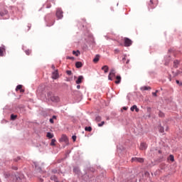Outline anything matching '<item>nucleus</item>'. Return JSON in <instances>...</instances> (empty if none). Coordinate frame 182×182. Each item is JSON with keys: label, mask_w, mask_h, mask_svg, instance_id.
I'll return each instance as SVG.
<instances>
[{"label": "nucleus", "mask_w": 182, "mask_h": 182, "mask_svg": "<svg viewBox=\"0 0 182 182\" xmlns=\"http://www.w3.org/2000/svg\"><path fill=\"white\" fill-rule=\"evenodd\" d=\"M53 119H56V116H53Z\"/></svg>", "instance_id": "nucleus-47"}, {"label": "nucleus", "mask_w": 182, "mask_h": 182, "mask_svg": "<svg viewBox=\"0 0 182 182\" xmlns=\"http://www.w3.org/2000/svg\"><path fill=\"white\" fill-rule=\"evenodd\" d=\"M77 89H80V85H77Z\"/></svg>", "instance_id": "nucleus-45"}, {"label": "nucleus", "mask_w": 182, "mask_h": 182, "mask_svg": "<svg viewBox=\"0 0 182 182\" xmlns=\"http://www.w3.org/2000/svg\"><path fill=\"white\" fill-rule=\"evenodd\" d=\"M117 80H115V83L116 85H119V83H120V82H122V77L120 75H117L116 77Z\"/></svg>", "instance_id": "nucleus-13"}, {"label": "nucleus", "mask_w": 182, "mask_h": 182, "mask_svg": "<svg viewBox=\"0 0 182 182\" xmlns=\"http://www.w3.org/2000/svg\"><path fill=\"white\" fill-rule=\"evenodd\" d=\"M159 130L160 133H164V127L160 126L159 127Z\"/></svg>", "instance_id": "nucleus-27"}, {"label": "nucleus", "mask_w": 182, "mask_h": 182, "mask_svg": "<svg viewBox=\"0 0 182 182\" xmlns=\"http://www.w3.org/2000/svg\"><path fill=\"white\" fill-rule=\"evenodd\" d=\"M168 160H170L171 161H174V156L170 155L168 157Z\"/></svg>", "instance_id": "nucleus-30"}, {"label": "nucleus", "mask_w": 182, "mask_h": 182, "mask_svg": "<svg viewBox=\"0 0 182 182\" xmlns=\"http://www.w3.org/2000/svg\"><path fill=\"white\" fill-rule=\"evenodd\" d=\"M139 149L141 150H146L147 149V144L144 142L141 143Z\"/></svg>", "instance_id": "nucleus-10"}, {"label": "nucleus", "mask_w": 182, "mask_h": 182, "mask_svg": "<svg viewBox=\"0 0 182 182\" xmlns=\"http://www.w3.org/2000/svg\"><path fill=\"white\" fill-rule=\"evenodd\" d=\"M123 109L124 110H127V108H126V107H124Z\"/></svg>", "instance_id": "nucleus-46"}, {"label": "nucleus", "mask_w": 182, "mask_h": 182, "mask_svg": "<svg viewBox=\"0 0 182 182\" xmlns=\"http://www.w3.org/2000/svg\"><path fill=\"white\" fill-rule=\"evenodd\" d=\"M83 80V76L82 75H80L77 78V80L75 81V83H77V85H80V83H82V81Z\"/></svg>", "instance_id": "nucleus-11"}, {"label": "nucleus", "mask_w": 182, "mask_h": 182, "mask_svg": "<svg viewBox=\"0 0 182 182\" xmlns=\"http://www.w3.org/2000/svg\"><path fill=\"white\" fill-rule=\"evenodd\" d=\"M66 73H67V75H68L69 76H70V75H72V71H70V70H67V71H66Z\"/></svg>", "instance_id": "nucleus-34"}, {"label": "nucleus", "mask_w": 182, "mask_h": 182, "mask_svg": "<svg viewBox=\"0 0 182 182\" xmlns=\"http://www.w3.org/2000/svg\"><path fill=\"white\" fill-rule=\"evenodd\" d=\"M127 63H129V60L127 61Z\"/></svg>", "instance_id": "nucleus-50"}, {"label": "nucleus", "mask_w": 182, "mask_h": 182, "mask_svg": "<svg viewBox=\"0 0 182 182\" xmlns=\"http://www.w3.org/2000/svg\"><path fill=\"white\" fill-rule=\"evenodd\" d=\"M105 124V121H102L101 123L98 124L99 127H102Z\"/></svg>", "instance_id": "nucleus-32"}, {"label": "nucleus", "mask_w": 182, "mask_h": 182, "mask_svg": "<svg viewBox=\"0 0 182 182\" xmlns=\"http://www.w3.org/2000/svg\"><path fill=\"white\" fill-rule=\"evenodd\" d=\"M157 92L159 91L156 90L155 92H152L153 96L157 97Z\"/></svg>", "instance_id": "nucleus-38"}, {"label": "nucleus", "mask_w": 182, "mask_h": 182, "mask_svg": "<svg viewBox=\"0 0 182 182\" xmlns=\"http://www.w3.org/2000/svg\"><path fill=\"white\" fill-rule=\"evenodd\" d=\"M56 139H53L52 140H51V142H50V146H56Z\"/></svg>", "instance_id": "nucleus-23"}, {"label": "nucleus", "mask_w": 182, "mask_h": 182, "mask_svg": "<svg viewBox=\"0 0 182 182\" xmlns=\"http://www.w3.org/2000/svg\"><path fill=\"white\" fill-rule=\"evenodd\" d=\"M75 66L77 69H79L83 66V64L82 63V62L78 61L75 63Z\"/></svg>", "instance_id": "nucleus-15"}, {"label": "nucleus", "mask_w": 182, "mask_h": 182, "mask_svg": "<svg viewBox=\"0 0 182 182\" xmlns=\"http://www.w3.org/2000/svg\"><path fill=\"white\" fill-rule=\"evenodd\" d=\"M151 90V87H150L144 86V87H141V90Z\"/></svg>", "instance_id": "nucleus-20"}, {"label": "nucleus", "mask_w": 182, "mask_h": 182, "mask_svg": "<svg viewBox=\"0 0 182 182\" xmlns=\"http://www.w3.org/2000/svg\"><path fill=\"white\" fill-rule=\"evenodd\" d=\"M52 102H59V97H55L53 96V97H51Z\"/></svg>", "instance_id": "nucleus-18"}, {"label": "nucleus", "mask_w": 182, "mask_h": 182, "mask_svg": "<svg viewBox=\"0 0 182 182\" xmlns=\"http://www.w3.org/2000/svg\"><path fill=\"white\" fill-rule=\"evenodd\" d=\"M66 59H69L70 60H73V59H75V58L73 57H70V56H67Z\"/></svg>", "instance_id": "nucleus-36"}, {"label": "nucleus", "mask_w": 182, "mask_h": 182, "mask_svg": "<svg viewBox=\"0 0 182 182\" xmlns=\"http://www.w3.org/2000/svg\"><path fill=\"white\" fill-rule=\"evenodd\" d=\"M176 82L177 83V85H179V86H182V82H180L178 80H176Z\"/></svg>", "instance_id": "nucleus-33"}, {"label": "nucleus", "mask_w": 182, "mask_h": 182, "mask_svg": "<svg viewBox=\"0 0 182 182\" xmlns=\"http://www.w3.org/2000/svg\"><path fill=\"white\" fill-rule=\"evenodd\" d=\"M125 59H126V58H124L122 59V60H124Z\"/></svg>", "instance_id": "nucleus-49"}, {"label": "nucleus", "mask_w": 182, "mask_h": 182, "mask_svg": "<svg viewBox=\"0 0 182 182\" xmlns=\"http://www.w3.org/2000/svg\"><path fill=\"white\" fill-rule=\"evenodd\" d=\"M59 77V73L58 71V70H55V71H53L52 73V78L54 80H56Z\"/></svg>", "instance_id": "nucleus-7"}, {"label": "nucleus", "mask_w": 182, "mask_h": 182, "mask_svg": "<svg viewBox=\"0 0 182 182\" xmlns=\"http://www.w3.org/2000/svg\"><path fill=\"white\" fill-rule=\"evenodd\" d=\"M60 143H65V144H69V139L68 136L65 134H63L59 139Z\"/></svg>", "instance_id": "nucleus-2"}, {"label": "nucleus", "mask_w": 182, "mask_h": 182, "mask_svg": "<svg viewBox=\"0 0 182 182\" xmlns=\"http://www.w3.org/2000/svg\"><path fill=\"white\" fill-rule=\"evenodd\" d=\"M158 4H159L158 0H150L149 3V6L151 9H154V8L157 6Z\"/></svg>", "instance_id": "nucleus-1"}, {"label": "nucleus", "mask_w": 182, "mask_h": 182, "mask_svg": "<svg viewBox=\"0 0 182 182\" xmlns=\"http://www.w3.org/2000/svg\"><path fill=\"white\" fill-rule=\"evenodd\" d=\"M13 170H18V166H12Z\"/></svg>", "instance_id": "nucleus-41"}, {"label": "nucleus", "mask_w": 182, "mask_h": 182, "mask_svg": "<svg viewBox=\"0 0 182 182\" xmlns=\"http://www.w3.org/2000/svg\"><path fill=\"white\" fill-rule=\"evenodd\" d=\"M47 137L48 139H53V134L52 133H50V132H48L47 133Z\"/></svg>", "instance_id": "nucleus-22"}, {"label": "nucleus", "mask_w": 182, "mask_h": 182, "mask_svg": "<svg viewBox=\"0 0 182 182\" xmlns=\"http://www.w3.org/2000/svg\"><path fill=\"white\" fill-rule=\"evenodd\" d=\"M174 64H175V65H178V61H177V60H176V61H174Z\"/></svg>", "instance_id": "nucleus-43"}, {"label": "nucleus", "mask_w": 182, "mask_h": 182, "mask_svg": "<svg viewBox=\"0 0 182 182\" xmlns=\"http://www.w3.org/2000/svg\"><path fill=\"white\" fill-rule=\"evenodd\" d=\"M107 120H109V118H107Z\"/></svg>", "instance_id": "nucleus-51"}, {"label": "nucleus", "mask_w": 182, "mask_h": 182, "mask_svg": "<svg viewBox=\"0 0 182 182\" xmlns=\"http://www.w3.org/2000/svg\"><path fill=\"white\" fill-rule=\"evenodd\" d=\"M50 122L53 123V119H50Z\"/></svg>", "instance_id": "nucleus-44"}, {"label": "nucleus", "mask_w": 182, "mask_h": 182, "mask_svg": "<svg viewBox=\"0 0 182 182\" xmlns=\"http://www.w3.org/2000/svg\"><path fill=\"white\" fill-rule=\"evenodd\" d=\"M85 132H92V127H85Z\"/></svg>", "instance_id": "nucleus-25"}, {"label": "nucleus", "mask_w": 182, "mask_h": 182, "mask_svg": "<svg viewBox=\"0 0 182 182\" xmlns=\"http://www.w3.org/2000/svg\"><path fill=\"white\" fill-rule=\"evenodd\" d=\"M51 69H53V70H54V71H55V70H57L56 68H55V65H51Z\"/></svg>", "instance_id": "nucleus-37"}, {"label": "nucleus", "mask_w": 182, "mask_h": 182, "mask_svg": "<svg viewBox=\"0 0 182 182\" xmlns=\"http://www.w3.org/2000/svg\"><path fill=\"white\" fill-rule=\"evenodd\" d=\"M131 112H136V113H139V112H140V109L137 107V105H133L131 108H130Z\"/></svg>", "instance_id": "nucleus-9"}, {"label": "nucleus", "mask_w": 182, "mask_h": 182, "mask_svg": "<svg viewBox=\"0 0 182 182\" xmlns=\"http://www.w3.org/2000/svg\"><path fill=\"white\" fill-rule=\"evenodd\" d=\"M113 77H116V70L114 69L111 70L108 75L109 80H113Z\"/></svg>", "instance_id": "nucleus-4"}, {"label": "nucleus", "mask_w": 182, "mask_h": 182, "mask_svg": "<svg viewBox=\"0 0 182 182\" xmlns=\"http://www.w3.org/2000/svg\"><path fill=\"white\" fill-rule=\"evenodd\" d=\"M26 55H31V51L30 50H26Z\"/></svg>", "instance_id": "nucleus-35"}, {"label": "nucleus", "mask_w": 182, "mask_h": 182, "mask_svg": "<svg viewBox=\"0 0 182 182\" xmlns=\"http://www.w3.org/2000/svg\"><path fill=\"white\" fill-rule=\"evenodd\" d=\"M18 90H20L21 93H23V92H25V90H22V85H17V87L16 88V91L18 92Z\"/></svg>", "instance_id": "nucleus-12"}, {"label": "nucleus", "mask_w": 182, "mask_h": 182, "mask_svg": "<svg viewBox=\"0 0 182 182\" xmlns=\"http://www.w3.org/2000/svg\"><path fill=\"white\" fill-rule=\"evenodd\" d=\"M76 138L77 137L75 135L72 136V139H73V141H76Z\"/></svg>", "instance_id": "nucleus-39"}, {"label": "nucleus", "mask_w": 182, "mask_h": 182, "mask_svg": "<svg viewBox=\"0 0 182 182\" xmlns=\"http://www.w3.org/2000/svg\"><path fill=\"white\" fill-rule=\"evenodd\" d=\"M102 70H104L105 73H107V72H109V66L107 65H104L102 68Z\"/></svg>", "instance_id": "nucleus-14"}, {"label": "nucleus", "mask_w": 182, "mask_h": 182, "mask_svg": "<svg viewBox=\"0 0 182 182\" xmlns=\"http://www.w3.org/2000/svg\"><path fill=\"white\" fill-rule=\"evenodd\" d=\"M4 52H5V48L0 47V56H4Z\"/></svg>", "instance_id": "nucleus-21"}, {"label": "nucleus", "mask_w": 182, "mask_h": 182, "mask_svg": "<svg viewBox=\"0 0 182 182\" xmlns=\"http://www.w3.org/2000/svg\"><path fill=\"white\" fill-rule=\"evenodd\" d=\"M55 15L58 19H62L63 18V11H62V9H57Z\"/></svg>", "instance_id": "nucleus-3"}, {"label": "nucleus", "mask_w": 182, "mask_h": 182, "mask_svg": "<svg viewBox=\"0 0 182 182\" xmlns=\"http://www.w3.org/2000/svg\"><path fill=\"white\" fill-rule=\"evenodd\" d=\"M40 181L41 182H43V179H40Z\"/></svg>", "instance_id": "nucleus-48"}, {"label": "nucleus", "mask_w": 182, "mask_h": 182, "mask_svg": "<svg viewBox=\"0 0 182 182\" xmlns=\"http://www.w3.org/2000/svg\"><path fill=\"white\" fill-rule=\"evenodd\" d=\"M73 54H74L75 56H79V55H80V52H79V50L76 51H73Z\"/></svg>", "instance_id": "nucleus-26"}, {"label": "nucleus", "mask_w": 182, "mask_h": 182, "mask_svg": "<svg viewBox=\"0 0 182 182\" xmlns=\"http://www.w3.org/2000/svg\"><path fill=\"white\" fill-rule=\"evenodd\" d=\"M99 59H100V56L99 55H97L93 59L94 63H97L99 62Z\"/></svg>", "instance_id": "nucleus-16"}, {"label": "nucleus", "mask_w": 182, "mask_h": 182, "mask_svg": "<svg viewBox=\"0 0 182 182\" xmlns=\"http://www.w3.org/2000/svg\"><path fill=\"white\" fill-rule=\"evenodd\" d=\"M159 117H164V114L161 111H159Z\"/></svg>", "instance_id": "nucleus-31"}, {"label": "nucleus", "mask_w": 182, "mask_h": 182, "mask_svg": "<svg viewBox=\"0 0 182 182\" xmlns=\"http://www.w3.org/2000/svg\"><path fill=\"white\" fill-rule=\"evenodd\" d=\"M132 161H136L137 163H144V159L143 158L134 157L132 159Z\"/></svg>", "instance_id": "nucleus-8"}, {"label": "nucleus", "mask_w": 182, "mask_h": 182, "mask_svg": "<svg viewBox=\"0 0 182 182\" xmlns=\"http://www.w3.org/2000/svg\"><path fill=\"white\" fill-rule=\"evenodd\" d=\"M6 14H8V11H6V10H4L3 11H0L1 16H5V15H6Z\"/></svg>", "instance_id": "nucleus-19"}, {"label": "nucleus", "mask_w": 182, "mask_h": 182, "mask_svg": "<svg viewBox=\"0 0 182 182\" xmlns=\"http://www.w3.org/2000/svg\"><path fill=\"white\" fill-rule=\"evenodd\" d=\"M52 4H53V5H55V1L52 0V1H47L46 3V8H47L48 9L49 8H52Z\"/></svg>", "instance_id": "nucleus-6"}, {"label": "nucleus", "mask_w": 182, "mask_h": 182, "mask_svg": "<svg viewBox=\"0 0 182 182\" xmlns=\"http://www.w3.org/2000/svg\"><path fill=\"white\" fill-rule=\"evenodd\" d=\"M124 46H126V47L132 46V43H133L132 40H130L128 38H124Z\"/></svg>", "instance_id": "nucleus-5"}, {"label": "nucleus", "mask_w": 182, "mask_h": 182, "mask_svg": "<svg viewBox=\"0 0 182 182\" xmlns=\"http://www.w3.org/2000/svg\"><path fill=\"white\" fill-rule=\"evenodd\" d=\"M50 180H52L54 182H59V179H58V177H56V176H50Z\"/></svg>", "instance_id": "nucleus-17"}, {"label": "nucleus", "mask_w": 182, "mask_h": 182, "mask_svg": "<svg viewBox=\"0 0 182 182\" xmlns=\"http://www.w3.org/2000/svg\"><path fill=\"white\" fill-rule=\"evenodd\" d=\"M52 92H48V94H47V96H48V97L49 98V99H50L51 100V97H53V96H52Z\"/></svg>", "instance_id": "nucleus-28"}, {"label": "nucleus", "mask_w": 182, "mask_h": 182, "mask_svg": "<svg viewBox=\"0 0 182 182\" xmlns=\"http://www.w3.org/2000/svg\"><path fill=\"white\" fill-rule=\"evenodd\" d=\"M95 121H96V122H102V117H100V116H97V117H95Z\"/></svg>", "instance_id": "nucleus-24"}, {"label": "nucleus", "mask_w": 182, "mask_h": 182, "mask_svg": "<svg viewBox=\"0 0 182 182\" xmlns=\"http://www.w3.org/2000/svg\"><path fill=\"white\" fill-rule=\"evenodd\" d=\"M16 117H18V116L17 115H14V114H12L11 115V120H15V119H16Z\"/></svg>", "instance_id": "nucleus-29"}, {"label": "nucleus", "mask_w": 182, "mask_h": 182, "mask_svg": "<svg viewBox=\"0 0 182 182\" xmlns=\"http://www.w3.org/2000/svg\"><path fill=\"white\" fill-rule=\"evenodd\" d=\"M55 23V21H53V22H52V23H50V24H48L47 26H53V25Z\"/></svg>", "instance_id": "nucleus-40"}, {"label": "nucleus", "mask_w": 182, "mask_h": 182, "mask_svg": "<svg viewBox=\"0 0 182 182\" xmlns=\"http://www.w3.org/2000/svg\"><path fill=\"white\" fill-rule=\"evenodd\" d=\"M114 52H115V53H119V52H120V51L119 50V49H115Z\"/></svg>", "instance_id": "nucleus-42"}]
</instances>
